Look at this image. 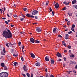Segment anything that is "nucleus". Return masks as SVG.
I'll return each mask as SVG.
<instances>
[{"mask_svg": "<svg viewBox=\"0 0 77 77\" xmlns=\"http://www.w3.org/2000/svg\"><path fill=\"white\" fill-rule=\"evenodd\" d=\"M14 49H12L11 50V53H12V54H13V53H14Z\"/></svg>", "mask_w": 77, "mask_h": 77, "instance_id": "nucleus-23", "label": "nucleus"}, {"mask_svg": "<svg viewBox=\"0 0 77 77\" xmlns=\"http://www.w3.org/2000/svg\"><path fill=\"white\" fill-rule=\"evenodd\" d=\"M1 54L2 55H5V53L3 52L2 51H1Z\"/></svg>", "mask_w": 77, "mask_h": 77, "instance_id": "nucleus-26", "label": "nucleus"}, {"mask_svg": "<svg viewBox=\"0 0 77 77\" xmlns=\"http://www.w3.org/2000/svg\"><path fill=\"white\" fill-rule=\"evenodd\" d=\"M30 55L31 57H32V58H33V59H35V55H34V54H33L31 53L30 54Z\"/></svg>", "mask_w": 77, "mask_h": 77, "instance_id": "nucleus-13", "label": "nucleus"}, {"mask_svg": "<svg viewBox=\"0 0 77 77\" xmlns=\"http://www.w3.org/2000/svg\"><path fill=\"white\" fill-rule=\"evenodd\" d=\"M55 8L56 9H57L59 7V3H56L55 4Z\"/></svg>", "mask_w": 77, "mask_h": 77, "instance_id": "nucleus-12", "label": "nucleus"}, {"mask_svg": "<svg viewBox=\"0 0 77 77\" xmlns=\"http://www.w3.org/2000/svg\"><path fill=\"white\" fill-rule=\"evenodd\" d=\"M6 46H7V47H9V45H8V44H6Z\"/></svg>", "mask_w": 77, "mask_h": 77, "instance_id": "nucleus-51", "label": "nucleus"}, {"mask_svg": "<svg viewBox=\"0 0 77 77\" xmlns=\"http://www.w3.org/2000/svg\"><path fill=\"white\" fill-rule=\"evenodd\" d=\"M40 42V41L38 40H34V43H37V44H39Z\"/></svg>", "mask_w": 77, "mask_h": 77, "instance_id": "nucleus-16", "label": "nucleus"}, {"mask_svg": "<svg viewBox=\"0 0 77 77\" xmlns=\"http://www.w3.org/2000/svg\"><path fill=\"white\" fill-rule=\"evenodd\" d=\"M45 71L46 72H47V69H45Z\"/></svg>", "mask_w": 77, "mask_h": 77, "instance_id": "nucleus-63", "label": "nucleus"}, {"mask_svg": "<svg viewBox=\"0 0 77 77\" xmlns=\"http://www.w3.org/2000/svg\"><path fill=\"white\" fill-rule=\"evenodd\" d=\"M65 39H69V35H68V34H65Z\"/></svg>", "mask_w": 77, "mask_h": 77, "instance_id": "nucleus-8", "label": "nucleus"}, {"mask_svg": "<svg viewBox=\"0 0 77 77\" xmlns=\"http://www.w3.org/2000/svg\"><path fill=\"white\" fill-rule=\"evenodd\" d=\"M1 65L2 67H4L5 66V63H2L1 64Z\"/></svg>", "mask_w": 77, "mask_h": 77, "instance_id": "nucleus-20", "label": "nucleus"}, {"mask_svg": "<svg viewBox=\"0 0 77 77\" xmlns=\"http://www.w3.org/2000/svg\"><path fill=\"white\" fill-rule=\"evenodd\" d=\"M50 77H54V76H53V75H51Z\"/></svg>", "mask_w": 77, "mask_h": 77, "instance_id": "nucleus-59", "label": "nucleus"}, {"mask_svg": "<svg viewBox=\"0 0 77 77\" xmlns=\"http://www.w3.org/2000/svg\"><path fill=\"white\" fill-rule=\"evenodd\" d=\"M14 17H15V18H17V15H16V14H14L13 15Z\"/></svg>", "mask_w": 77, "mask_h": 77, "instance_id": "nucleus-40", "label": "nucleus"}, {"mask_svg": "<svg viewBox=\"0 0 77 77\" xmlns=\"http://www.w3.org/2000/svg\"><path fill=\"white\" fill-rule=\"evenodd\" d=\"M35 19H38V16H35Z\"/></svg>", "mask_w": 77, "mask_h": 77, "instance_id": "nucleus-56", "label": "nucleus"}, {"mask_svg": "<svg viewBox=\"0 0 77 77\" xmlns=\"http://www.w3.org/2000/svg\"><path fill=\"white\" fill-rule=\"evenodd\" d=\"M65 65H66L65 63H63V67H65Z\"/></svg>", "mask_w": 77, "mask_h": 77, "instance_id": "nucleus-48", "label": "nucleus"}, {"mask_svg": "<svg viewBox=\"0 0 77 77\" xmlns=\"http://www.w3.org/2000/svg\"><path fill=\"white\" fill-rule=\"evenodd\" d=\"M68 14L69 15V16H70V17H71L72 16V13H68Z\"/></svg>", "mask_w": 77, "mask_h": 77, "instance_id": "nucleus-28", "label": "nucleus"}, {"mask_svg": "<svg viewBox=\"0 0 77 77\" xmlns=\"http://www.w3.org/2000/svg\"><path fill=\"white\" fill-rule=\"evenodd\" d=\"M69 23H70V21H68V22L67 23V24L68 26H69Z\"/></svg>", "mask_w": 77, "mask_h": 77, "instance_id": "nucleus-33", "label": "nucleus"}, {"mask_svg": "<svg viewBox=\"0 0 77 77\" xmlns=\"http://www.w3.org/2000/svg\"><path fill=\"white\" fill-rule=\"evenodd\" d=\"M38 24V23H32V24H33V25H35V24L36 25V24Z\"/></svg>", "mask_w": 77, "mask_h": 77, "instance_id": "nucleus-49", "label": "nucleus"}, {"mask_svg": "<svg viewBox=\"0 0 77 77\" xmlns=\"http://www.w3.org/2000/svg\"><path fill=\"white\" fill-rule=\"evenodd\" d=\"M21 60H22V61H24V59H23V57H22L21 58Z\"/></svg>", "mask_w": 77, "mask_h": 77, "instance_id": "nucleus-47", "label": "nucleus"}, {"mask_svg": "<svg viewBox=\"0 0 77 77\" xmlns=\"http://www.w3.org/2000/svg\"><path fill=\"white\" fill-rule=\"evenodd\" d=\"M54 60H51V64H54Z\"/></svg>", "mask_w": 77, "mask_h": 77, "instance_id": "nucleus-14", "label": "nucleus"}, {"mask_svg": "<svg viewBox=\"0 0 77 77\" xmlns=\"http://www.w3.org/2000/svg\"><path fill=\"white\" fill-rule=\"evenodd\" d=\"M61 60L60 59L59 60H58V62H60Z\"/></svg>", "mask_w": 77, "mask_h": 77, "instance_id": "nucleus-52", "label": "nucleus"}, {"mask_svg": "<svg viewBox=\"0 0 77 77\" xmlns=\"http://www.w3.org/2000/svg\"><path fill=\"white\" fill-rule=\"evenodd\" d=\"M56 55L58 57H62V55L60 53H59V52H57V53L56 54Z\"/></svg>", "mask_w": 77, "mask_h": 77, "instance_id": "nucleus-6", "label": "nucleus"}, {"mask_svg": "<svg viewBox=\"0 0 77 77\" xmlns=\"http://www.w3.org/2000/svg\"><path fill=\"white\" fill-rule=\"evenodd\" d=\"M20 20H21V21H23V20H24V18H21L20 19Z\"/></svg>", "mask_w": 77, "mask_h": 77, "instance_id": "nucleus-36", "label": "nucleus"}, {"mask_svg": "<svg viewBox=\"0 0 77 77\" xmlns=\"http://www.w3.org/2000/svg\"><path fill=\"white\" fill-rule=\"evenodd\" d=\"M46 77H48V74L47 73L45 75Z\"/></svg>", "mask_w": 77, "mask_h": 77, "instance_id": "nucleus-53", "label": "nucleus"}, {"mask_svg": "<svg viewBox=\"0 0 77 77\" xmlns=\"http://www.w3.org/2000/svg\"><path fill=\"white\" fill-rule=\"evenodd\" d=\"M63 59H64V61H66V58L65 57H64L63 58Z\"/></svg>", "mask_w": 77, "mask_h": 77, "instance_id": "nucleus-41", "label": "nucleus"}, {"mask_svg": "<svg viewBox=\"0 0 77 77\" xmlns=\"http://www.w3.org/2000/svg\"><path fill=\"white\" fill-rule=\"evenodd\" d=\"M49 10L51 12V11H52V9H51V8H50L49 9Z\"/></svg>", "mask_w": 77, "mask_h": 77, "instance_id": "nucleus-43", "label": "nucleus"}, {"mask_svg": "<svg viewBox=\"0 0 77 77\" xmlns=\"http://www.w3.org/2000/svg\"><path fill=\"white\" fill-rule=\"evenodd\" d=\"M21 74L22 75H23V77H26V74L23 73H22Z\"/></svg>", "mask_w": 77, "mask_h": 77, "instance_id": "nucleus-35", "label": "nucleus"}, {"mask_svg": "<svg viewBox=\"0 0 77 77\" xmlns=\"http://www.w3.org/2000/svg\"><path fill=\"white\" fill-rule=\"evenodd\" d=\"M31 18H34V16L31 15Z\"/></svg>", "mask_w": 77, "mask_h": 77, "instance_id": "nucleus-55", "label": "nucleus"}, {"mask_svg": "<svg viewBox=\"0 0 77 77\" xmlns=\"http://www.w3.org/2000/svg\"><path fill=\"white\" fill-rule=\"evenodd\" d=\"M36 66H39L41 65V64L39 63H37L35 64Z\"/></svg>", "mask_w": 77, "mask_h": 77, "instance_id": "nucleus-15", "label": "nucleus"}, {"mask_svg": "<svg viewBox=\"0 0 77 77\" xmlns=\"http://www.w3.org/2000/svg\"><path fill=\"white\" fill-rule=\"evenodd\" d=\"M2 51H3L4 53H6V50H5V47L3 48Z\"/></svg>", "mask_w": 77, "mask_h": 77, "instance_id": "nucleus-24", "label": "nucleus"}, {"mask_svg": "<svg viewBox=\"0 0 77 77\" xmlns=\"http://www.w3.org/2000/svg\"><path fill=\"white\" fill-rule=\"evenodd\" d=\"M36 30L37 32H41V28L39 27H37Z\"/></svg>", "mask_w": 77, "mask_h": 77, "instance_id": "nucleus-7", "label": "nucleus"}, {"mask_svg": "<svg viewBox=\"0 0 77 77\" xmlns=\"http://www.w3.org/2000/svg\"><path fill=\"white\" fill-rule=\"evenodd\" d=\"M26 16L27 17H31V15L29 14H27Z\"/></svg>", "mask_w": 77, "mask_h": 77, "instance_id": "nucleus-18", "label": "nucleus"}, {"mask_svg": "<svg viewBox=\"0 0 77 77\" xmlns=\"http://www.w3.org/2000/svg\"><path fill=\"white\" fill-rule=\"evenodd\" d=\"M20 33L21 34H23V33H24V32H20Z\"/></svg>", "mask_w": 77, "mask_h": 77, "instance_id": "nucleus-58", "label": "nucleus"}, {"mask_svg": "<svg viewBox=\"0 0 77 77\" xmlns=\"http://www.w3.org/2000/svg\"><path fill=\"white\" fill-rule=\"evenodd\" d=\"M63 4H65V5H66V6H68L69 5V2H68V3H67V2H63Z\"/></svg>", "mask_w": 77, "mask_h": 77, "instance_id": "nucleus-11", "label": "nucleus"}, {"mask_svg": "<svg viewBox=\"0 0 77 77\" xmlns=\"http://www.w3.org/2000/svg\"><path fill=\"white\" fill-rule=\"evenodd\" d=\"M26 75L27 76V77H30V74H29V73H26Z\"/></svg>", "mask_w": 77, "mask_h": 77, "instance_id": "nucleus-27", "label": "nucleus"}, {"mask_svg": "<svg viewBox=\"0 0 77 77\" xmlns=\"http://www.w3.org/2000/svg\"><path fill=\"white\" fill-rule=\"evenodd\" d=\"M46 6H48V2L46 3Z\"/></svg>", "mask_w": 77, "mask_h": 77, "instance_id": "nucleus-57", "label": "nucleus"}, {"mask_svg": "<svg viewBox=\"0 0 77 77\" xmlns=\"http://www.w3.org/2000/svg\"><path fill=\"white\" fill-rule=\"evenodd\" d=\"M72 29V28H71V30H72L73 32H75V31H74V29Z\"/></svg>", "mask_w": 77, "mask_h": 77, "instance_id": "nucleus-46", "label": "nucleus"}, {"mask_svg": "<svg viewBox=\"0 0 77 77\" xmlns=\"http://www.w3.org/2000/svg\"><path fill=\"white\" fill-rule=\"evenodd\" d=\"M18 54H17L16 55H15V54H13V55L14 56H15V57H17L18 56Z\"/></svg>", "mask_w": 77, "mask_h": 77, "instance_id": "nucleus-30", "label": "nucleus"}, {"mask_svg": "<svg viewBox=\"0 0 77 77\" xmlns=\"http://www.w3.org/2000/svg\"><path fill=\"white\" fill-rule=\"evenodd\" d=\"M7 31L5 30L3 31L2 35L4 37L8 39V38H12V34H11V31L9 29L7 30Z\"/></svg>", "mask_w": 77, "mask_h": 77, "instance_id": "nucleus-1", "label": "nucleus"}, {"mask_svg": "<svg viewBox=\"0 0 77 77\" xmlns=\"http://www.w3.org/2000/svg\"><path fill=\"white\" fill-rule=\"evenodd\" d=\"M21 15L22 16V17H23L24 18H25V16L24 15H23V14H21Z\"/></svg>", "mask_w": 77, "mask_h": 77, "instance_id": "nucleus-50", "label": "nucleus"}, {"mask_svg": "<svg viewBox=\"0 0 77 77\" xmlns=\"http://www.w3.org/2000/svg\"><path fill=\"white\" fill-rule=\"evenodd\" d=\"M68 34H71V33H72V32L70 31L68 32Z\"/></svg>", "mask_w": 77, "mask_h": 77, "instance_id": "nucleus-38", "label": "nucleus"}, {"mask_svg": "<svg viewBox=\"0 0 77 77\" xmlns=\"http://www.w3.org/2000/svg\"><path fill=\"white\" fill-rule=\"evenodd\" d=\"M76 0H74L72 1V4H75V3H76Z\"/></svg>", "mask_w": 77, "mask_h": 77, "instance_id": "nucleus-19", "label": "nucleus"}, {"mask_svg": "<svg viewBox=\"0 0 77 77\" xmlns=\"http://www.w3.org/2000/svg\"><path fill=\"white\" fill-rule=\"evenodd\" d=\"M45 60L46 61H49L50 59H49V57H48L46 56L45 57Z\"/></svg>", "mask_w": 77, "mask_h": 77, "instance_id": "nucleus-9", "label": "nucleus"}, {"mask_svg": "<svg viewBox=\"0 0 77 77\" xmlns=\"http://www.w3.org/2000/svg\"><path fill=\"white\" fill-rule=\"evenodd\" d=\"M58 37H59V38H62V36L59 35H58Z\"/></svg>", "mask_w": 77, "mask_h": 77, "instance_id": "nucleus-37", "label": "nucleus"}, {"mask_svg": "<svg viewBox=\"0 0 77 77\" xmlns=\"http://www.w3.org/2000/svg\"><path fill=\"white\" fill-rule=\"evenodd\" d=\"M14 66H16L18 65V64L17 62H14Z\"/></svg>", "mask_w": 77, "mask_h": 77, "instance_id": "nucleus-21", "label": "nucleus"}, {"mask_svg": "<svg viewBox=\"0 0 77 77\" xmlns=\"http://www.w3.org/2000/svg\"><path fill=\"white\" fill-rule=\"evenodd\" d=\"M5 23L6 24H8V21H5Z\"/></svg>", "mask_w": 77, "mask_h": 77, "instance_id": "nucleus-44", "label": "nucleus"}, {"mask_svg": "<svg viewBox=\"0 0 77 77\" xmlns=\"http://www.w3.org/2000/svg\"><path fill=\"white\" fill-rule=\"evenodd\" d=\"M15 43H14V44H12L11 43H9L8 44L9 45H10V46H12V45H15Z\"/></svg>", "mask_w": 77, "mask_h": 77, "instance_id": "nucleus-25", "label": "nucleus"}, {"mask_svg": "<svg viewBox=\"0 0 77 77\" xmlns=\"http://www.w3.org/2000/svg\"><path fill=\"white\" fill-rule=\"evenodd\" d=\"M31 77H33V74L32 73H31Z\"/></svg>", "mask_w": 77, "mask_h": 77, "instance_id": "nucleus-60", "label": "nucleus"}, {"mask_svg": "<svg viewBox=\"0 0 77 77\" xmlns=\"http://www.w3.org/2000/svg\"><path fill=\"white\" fill-rule=\"evenodd\" d=\"M11 27H14V25H13L11 24Z\"/></svg>", "mask_w": 77, "mask_h": 77, "instance_id": "nucleus-61", "label": "nucleus"}, {"mask_svg": "<svg viewBox=\"0 0 77 77\" xmlns=\"http://www.w3.org/2000/svg\"><path fill=\"white\" fill-rule=\"evenodd\" d=\"M21 43L20 42H18V45H21Z\"/></svg>", "mask_w": 77, "mask_h": 77, "instance_id": "nucleus-45", "label": "nucleus"}, {"mask_svg": "<svg viewBox=\"0 0 77 77\" xmlns=\"http://www.w3.org/2000/svg\"><path fill=\"white\" fill-rule=\"evenodd\" d=\"M74 57V55L73 54H71L70 56V57Z\"/></svg>", "mask_w": 77, "mask_h": 77, "instance_id": "nucleus-31", "label": "nucleus"}, {"mask_svg": "<svg viewBox=\"0 0 77 77\" xmlns=\"http://www.w3.org/2000/svg\"><path fill=\"white\" fill-rule=\"evenodd\" d=\"M57 28H54L53 30V32L54 33H56L58 32V31H57Z\"/></svg>", "mask_w": 77, "mask_h": 77, "instance_id": "nucleus-5", "label": "nucleus"}, {"mask_svg": "<svg viewBox=\"0 0 77 77\" xmlns=\"http://www.w3.org/2000/svg\"><path fill=\"white\" fill-rule=\"evenodd\" d=\"M73 7H74L75 9H77V5H73Z\"/></svg>", "mask_w": 77, "mask_h": 77, "instance_id": "nucleus-22", "label": "nucleus"}, {"mask_svg": "<svg viewBox=\"0 0 77 77\" xmlns=\"http://www.w3.org/2000/svg\"><path fill=\"white\" fill-rule=\"evenodd\" d=\"M75 69H77V64L76 66L75 67Z\"/></svg>", "mask_w": 77, "mask_h": 77, "instance_id": "nucleus-64", "label": "nucleus"}, {"mask_svg": "<svg viewBox=\"0 0 77 77\" xmlns=\"http://www.w3.org/2000/svg\"><path fill=\"white\" fill-rule=\"evenodd\" d=\"M64 52L65 53H66V52H67V51L66 50H64Z\"/></svg>", "mask_w": 77, "mask_h": 77, "instance_id": "nucleus-62", "label": "nucleus"}, {"mask_svg": "<svg viewBox=\"0 0 77 77\" xmlns=\"http://www.w3.org/2000/svg\"><path fill=\"white\" fill-rule=\"evenodd\" d=\"M72 27L73 28H74V27H75V25L73 24L72 26Z\"/></svg>", "mask_w": 77, "mask_h": 77, "instance_id": "nucleus-42", "label": "nucleus"}, {"mask_svg": "<svg viewBox=\"0 0 77 77\" xmlns=\"http://www.w3.org/2000/svg\"><path fill=\"white\" fill-rule=\"evenodd\" d=\"M27 9V8H23V11H26Z\"/></svg>", "mask_w": 77, "mask_h": 77, "instance_id": "nucleus-32", "label": "nucleus"}, {"mask_svg": "<svg viewBox=\"0 0 77 77\" xmlns=\"http://www.w3.org/2000/svg\"><path fill=\"white\" fill-rule=\"evenodd\" d=\"M66 9H67V8L66 7H64L63 8V11H65Z\"/></svg>", "mask_w": 77, "mask_h": 77, "instance_id": "nucleus-29", "label": "nucleus"}, {"mask_svg": "<svg viewBox=\"0 0 77 77\" xmlns=\"http://www.w3.org/2000/svg\"><path fill=\"white\" fill-rule=\"evenodd\" d=\"M9 74L8 72H2L0 73V77H8Z\"/></svg>", "mask_w": 77, "mask_h": 77, "instance_id": "nucleus-2", "label": "nucleus"}, {"mask_svg": "<svg viewBox=\"0 0 77 77\" xmlns=\"http://www.w3.org/2000/svg\"><path fill=\"white\" fill-rule=\"evenodd\" d=\"M30 41L32 43H34L35 41H34V39L33 38H30Z\"/></svg>", "mask_w": 77, "mask_h": 77, "instance_id": "nucleus-10", "label": "nucleus"}, {"mask_svg": "<svg viewBox=\"0 0 77 77\" xmlns=\"http://www.w3.org/2000/svg\"><path fill=\"white\" fill-rule=\"evenodd\" d=\"M73 72L75 74V73H76V71H75V70H73Z\"/></svg>", "mask_w": 77, "mask_h": 77, "instance_id": "nucleus-54", "label": "nucleus"}, {"mask_svg": "<svg viewBox=\"0 0 77 77\" xmlns=\"http://www.w3.org/2000/svg\"><path fill=\"white\" fill-rule=\"evenodd\" d=\"M38 12L36 10H34V11L32 12V15H36V14H37L38 13Z\"/></svg>", "mask_w": 77, "mask_h": 77, "instance_id": "nucleus-3", "label": "nucleus"}, {"mask_svg": "<svg viewBox=\"0 0 77 77\" xmlns=\"http://www.w3.org/2000/svg\"><path fill=\"white\" fill-rule=\"evenodd\" d=\"M23 70H24L26 72H27V68L26 67V65H23Z\"/></svg>", "mask_w": 77, "mask_h": 77, "instance_id": "nucleus-4", "label": "nucleus"}, {"mask_svg": "<svg viewBox=\"0 0 77 77\" xmlns=\"http://www.w3.org/2000/svg\"><path fill=\"white\" fill-rule=\"evenodd\" d=\"M52 16H54V11H52Z\"/></svg>", "mask_w": 77, "mask_h": 77, "instance_id": "nucleus-39", "label": "nucleus"}, {"mask_svg": "<svg viewBox=\"0 0 77 77\" xmlns=\"http://www.w3.org/2000/svg\"><path fill=\"white\" fill-rule=\"evenodd\" d=\"M4 70H8V69L6 66H5L4 67Z\"/></svg>", "mask_w": 77, "mask_h": 77, "instance_id": "nucleus-17", "label": "nucleus"}, {"mask_svg": "<svg viewBox=\"0 0 77 77\" xmlns=\"http://www.w3.org/2000/svg\"><path fill=\"white\" fill-rule=\"evenodd\" d=\"M69 49L71 48V46L69 45L67 47Z\"/></svg>", "mask_w": 77, "mask_h": 77, "instance_id": "nucleus-34", "label": "nucleus"}]
</instances>
